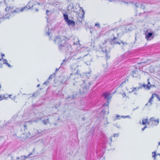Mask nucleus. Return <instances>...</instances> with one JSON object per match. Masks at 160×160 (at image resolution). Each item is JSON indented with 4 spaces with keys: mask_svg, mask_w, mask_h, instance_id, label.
<instances>
[{
    "mask_svg": "<svg viewBox=\"0 0 160 160\" xmlns=\"http://www.w3.org/2000/svg\"><path fill=\"white\" fill-rule=\"evenodd\" d=\"M116 39V37H114L112 40V42H113L114 44H120V43L118 41H116L115 39Z\"/></svg>",
    "mask_w": 160,
    "mask_h": 160,
    "instance_id": "obj_20",
    "label": "nucleus"
},
{
    "mask_svg": "<svg viewBox=\"0 0 160 160\" xmlns=\"http://www.w3.org/2000/svg\"><path fill=\"white\" fill-rule=\"evenodd\" d=\"M121 117L123 118H131L130 117L129 115H127V116H121Z\"/></svg>",
    "mask_w": 160,
    "mask_h": 160,
    "instance_id": "obj_31",
    "label": "nucleus"
},
{
    "mask_svg": "<svg viewBox=\"0 0 160 160\" xmlns=\"http://www.w3.org/2000/svg\"><path fill=\"white\" fill-rule=\"evenodd\" d=\"M52 12L51 11L49 10H47L46 11V14L47 16H50L52 14Z\"/></svg>",
    "mask_w": 160,
    "mask_h": 160,
    "instance_id": "obj_23",
    "label": "nucleus"
},
{
    "mask_svg": "<svg viewBox=\"0 0 160 160\" xmlns=\"http://www.w3.org/2000/svg\"><path fill=\"white\" fill-rule=\"evenodd\" d=\"M32 154V153L31 152L27 156H24V157L25 158H28L29 156H30Z\"/></svg>",
    "mask_w": 160,
    "mask_h": 160,
    "instance_id": "obj_36",
    "label": "nucleus"
},
{
    "mask_svg": "<svg viewBox=\"0 0 160 160\" xmlns=\"http://www.w3.org/2000/svg\"><path fill=\"white\" fill-rule=\"evenodd\" d=\"M149 79H148V83L147 85H150V82L149 81Z\"/></svg>",
    "mask_w": 160,
    "mask_h": 160,
    "instance_id": "obj_56",
    "label": "nucleus"
},
{
    "mask_svg": "<svg viewBox=\"0 0 160 160\" xmlns=\"http://www.w3.org/2000/svg\"><path fill=\"white\" fill-rule=\"evenodd\" d=\"M24 126L25 128H26L27 127V126L26 125H24Z\"/></svg>",
    "mask_w": 160,
    "mask_h": 160,
    "instance_id": "obj_63",
    "label": "nucleus"
},
{
    "mask_svg": "<svg viewBox=\"0 0 160 160\" xmlns=\"http://www.w3.org/2000/svg\"><path fill=\"white\" fill-rule=\"evenodd\" d=\"M108 139L106 138H104V141L105 142H104L105 144H106L107 143V142H108Z\"/></svg>",
    "mask_w": 160,
    "mask_h": 160,
    "instance_id": "obj_38",
    "label": "nucleus"
},
{
    "mask_svg": "<svg viewBox=\"0 0 160 160\" xmlns=\"http://www.w3.org/2000/svg\"><path fill=\"white\" fill-rule=\"evenodd\" d=\"M92 84V82H90L88 83V84L86 86H88V88H89V86H90Z\"/></svg>",
    "mask_w": 160,
    "mask_h": 160,
    "instance_id": "obj_40",
    "label": "nucleus"
},
{
    "mask_svg": "<svg viewBox=\"0 0 160 160\" xmlns=\"http://www.w3.org/2000/svg\"><path fill=\"white\" fill-rule=\"evenodd\" d=\"M77 95V94H76L75 95H73L72 96H71L72 99H74L75 98V97Z\"/></svg>",
    "mask_w": 160,
    "mask_h": 160,
    "instance_id": "obj_39",
    "label": "nucleus"
},
{
    "mask_svg": "<svg viewBox=\"0 0 160 160\" xmlns=\"http://www.w3.org/2000/svg\"><path fill=\"white\" fill-rule=\"evenodd\" d=\"M54 41L55 42L58 43L60 51H65L67 54L70 55L72 57L78 55L76 51L78 50V47H79L80 45L79 40L76 42H74L72 46L67 43L64 36H56Z\"/></svg>",
    "mask_w": 160,
    "mask_h": 160,
    "instance_id": "obj_1",
    "label": "nucleus"
},
{
    "mask_svg": "<svg viewBox=\"0 0 160 160\" xmlns=\"http://www.w3.org/2000/svg\"><path fill=\"white\" fill-rule=\"evenodd\" d=\"M128 79H126L125 80H124L123 82L119 86V87H120L122 86V85L126 83V81H128Z\"/></svg>",
    "mask_w": 160,
    "mask_h": 160,
    "instance_id": "obj_29",
    "label": "nucleus"
},
{
    "mask_svg": "<svg viewBox=\"0 0 160 160\" xmlns=\"http://www.w3.org/2000/svg\"><path fill=\"white\" fill-rule=\"evenodd\" d=\"M37 4H38V5H40V3H39V2H37Z\"/></svg>",
    "mask_w": 160,
    "mask_h": 160,
    "instance_id": "obj_64",
    "label": "nucleus"
},
{
    "mask_svg": "<svg viewBox=\"0 0 160 160\" xmlns=\"http://www.w3.org/2000/svg\"><path fill=\"white\" fill-rule=\"evenodd\" d=\"M60 82H61V83H63V84H64L65 83V82H63V80H61L60 81Z\"/></svg>",
    "mask_w": 160,
    "mask_h": 160,
    "instance_id": "obj_53",
    "label": "nucleus"
},
{
    "mask_svg": "<svg viewBox=\"0 0 160 160\" xmlns=\"http://www.w3.org/2000/svg\"><path fill=\"white\" fill-rule=\"evenodd\" d=\"M72 99L71 98V96H68V97H67L66 98V99Z\"/></svg>",
    "mask_w": 160,
    "mask_h": 160,
    "instance_id": "obj_45",
    "label": "nucleus"
},
{
    "mask_svg": "<svg viewBox=\"0 0 160 160\" xmlns=\"http://www.w3.org/2000/svg\"><path fill=\"white\" fill-rule=\"evenodd\" d=\"M155 96V94L154 93L152 94L151 97L150 98L149 100L148 101V102L149 103V106H151L152 104V99H153L154 97Z\"/></svg>",
    "mask_w": 160,
    "mask_h": 160,
    "instance_id": "obj_17",
    "label": "nucleus"
},
{
    "mask_svg": "<svg viewBox=\"0 0 160 160\" xmlns=\"http://www.w3.org/2000/svg\"><path fill=\"white\" fill-rule=\"evenodd\" d=\"M42 104V102H41L40 103H38V102H36L34 104H32V107L34 108L36 107H38L41 106Z\"/></svg>",
    "mask_w": 160,
    "mask_h": 160,
    "instance_id": "obj_18",
    "label": "nucleus"
},
{
    "mask_svg": "<svg viewBox=\"0 0 160 160\" xmlns=\"http://www.w3.org/2000/svg\"><path fill=\"white\" fill-rule=\"evenodd\" d=\"M59 69V68H56V70H55V72H57V71H58Z\"/></svg>",
    "mask_w": 160,
    "mask_h": 160,
    "instance_id": "obj_61",
    "label": "nucleus"
},
{
    "mask_svg": "<svg viewBox=\"0 0 160 160\" xmlns=\"http://www.w3.org/2000/svg\"><path fill=\"white\" fill-rule=\"evenodd\" d=\"M30 2H31V5L34 4V5H36L37 4V2H32L31 1H30Z\"/></svg>",
    "mask_w": 160,
    "mask_h": 160,
    "instance_id": "obj_41",
    "label": "nucleus"
},
{
    "mask_svg": "<svg viewBox=\"0 0 160 160\" xmlns=\"http://www.w3.org/2000/svg\"><path fill=\"white\" fill-rule=\"evenodd\" d=\"M31 2H29L27 5L23 7H22L20 10V11L22 12L26 8H27V10L32 9L34 6V4L31 5Z\"/></svg>",
    "mask_w": 160,
    "mask_h": 160,
    "instance_id": "obj_7",
    "label": "nucleus"
},
{
    "mask_svg": "<svg viewBox=\"0 0 160 160\" xmlns=\"http://www.w3.org/2000/svg\"><path fill=\"white\" fill-rule=\"evenodd\" d=\"M66 22L69 26H72V27H74L75 25V22L73 20H71L69 19Z\"/></svg>",
    "mask_w": 160,
    "mask_h": 160,
    "instance_id": "obj_12",
    "label": "nucleus"
},
{
    "mask_svg": "<svg viewBox=\"0 0 160 160\" xmlns=\"http://www.w3.org/2000/svg\"><path fill=\"white\" fill-rule=\"evenodd\" d=\"M46 121L47 122H48L49 123V118H48L47 119Z\"/></svg>",
    "mask_w": 160,
    "mask_h": 160,
    "instance_id": "obj_62",
    "label": "nucleus"
},
{
    "mask_svg": "<svg viewBox=\"0 0 160 160\" xmlns=\"http://www.w3.org/2000/svg\"><path fill=\"white\" fill-rule=\"evenodd\" d=\"M153 86L152 85H148L147 84H143L142 85V86L138 87V90H139V89L141 88H142V87H143L147 89L148 90H149L150 89V88L152 87Z\"/></svg>",
    "mask_w": 160,
    "mask_h": 160,
    "instance_id": "obj_13",
    "label": "nucleus"
},
{
    "mask_svg": "<svg viewBox=\"0 0 160 160\" xmlns=\"http://www.w3.org/2000/svg\"><path fill=\"white\" fill-rule=\"evenodd\" d=\"M136 71H133L132 72V73H133V74H135L136 73Z\"/></svg>",
    "mask_w": 160,
    "mask_h": 160,
    "instance_id": "obj_58",
    "label": "nucleus"
},
{
    "mask_svg": "<svg viewBox=\"0 0 160 160\" xmlns=\"http://www.w3.org/2000/svg\"><path fill=\"white\" fill-rule=\"evenodd\" d=\"M132 54V52L128 51L122 54L119 58L118 60L119 61H122L130 57V56Z\"/></svg>",
    "mask_w": 160,
    "mask_h": 160,
    "instance_id": "obj_4",
    "label": "nucleus"
},
{
    "mask_svg": "<svg viewBox=\"0 0 160 160\" xmlns=\"http://www.w3.org/2000/svg\"><path fill=\"white\" fill-rule=\"evenodd\" d=\"M86 64H87V65H90V63H89V62H88H88H86Z\"/></svg>",
    "mask_w": 160,
    "mask_h": 160,
    "instance_id": "obj_59",
    "label": "nucleus"
},
{
    "mask_svg": "<svg viewBox=\"0 0 160 160\" xmlns=\"http://www.w3.org/2000/svg\"><path fill=\"white\" fill-rule=\"evenodd\" d=\"M42 122H43V124L45 125H47L48 123V122L45 120H42Z\"/></svg>",
    "mask_w": 160,
    "mask_h": 160,
    "instance_id": "obj_35",
    "label": "nucleus"
},
{
    "mask_svg": "<svg viewBox=\"0 0 160 160\" xmlns=\"http://www.w3.org/2000/svg\"><path fill=\"white\" fill-rule=\"evenodd\" d=\"M81 58H82L81 57H79L78 58H76L75 59L76 60L80 59Z\"/></svg>",
    "mask_w": 160,
    "mask_h": 160,
    "instance_id": "obj_51",
    "label": "nucleus"
},
{
    "mask_svg": "<svg viewBox=\"0 0 160 160\" xmlns=\"http://www.w3.org/2000/svg\"><path fill=\"white\" fill-rule=\"evenodd\" d=\"M82 81L83 83V86L80 89V92L81 94L86 93L87 91V90L88 89V86L85 85L84 84L85 81L84 80H83Z\"/></svg>",
    "mask_w": 160,
    "mask_h": 160,
    "instance_id": "obj_6",
    "label": "nucleus"
},
{
    "mask_svg": "<svg viewBox=\"0 0 160 160\" xmlns=\"http://www.w3.org/2000/svg\"><path fill=\"white\" fill-rule=\"evenodd\" d=\"M139 108V107H137L136 108H133V111H134L135 110L138 109V108Z\"/></svg>",
    "mask_w": 160,
    "mask_h": 160,
    "instance_id": "obj_57",
    "label": "nucleus"
},
{
    "mask_svg": "<svg viewBox=\"0 0 160 160\" xmlns=\"http://www.w3.org/2000/svg\"><path fill=\"white\" fill-rule=\"evenodd\" d=\"M52 30V29H49V27L48 26H47L46 28V33L47 35L48 36H50L49 37V40H51L52 39V38L51 35H50V34L51 32V31Z\"/></svg>",
    "mask_w": 160,
    "mask_h": 160,
    "instance_id": "obj_11",
    "label": "nucleus"
},
{
    "mask_svg": "<svg viewBox=\"0 0 160 160\" xmlns=\"http://www.w3.org/2000/svg\"><path fill=\"white\" fill-rule=\"evenodd\" d=\"M2 64L0 62V68H2Z\"/></svg>",
    "mask_w": 160,
    "mask_h": 160,
    "instance_id": "obj_54",
    "label": "nucleus"
},
{
    "mask_svg": "<svg viewBox=\"0 0 160 160\" xmlns=\"http://www.w3.org/2000/svg\"><path fill=\"white\" fill-rule=\"evenodd\" d=\"M137 89L136 88H134L132 91H131V92H133L134 91H135Z\"/></svg>",
    "mask_w": 160,
    "mask_h": 160,
    "instance_id": "obj_47",
    "label": "nucleus"
},
{
    "mask_svg": "<svg viewBox=\"0 0 160 160\" xmlns=\"http://www.w3.org/2000/svg\"><path fill=\"white\" fill-rule=\"evenodd\" d=\"M120 117H121V116L118 114H117L116 115V118H115V119L116 120L117 119H120Z\"/></svg>",
    "mask_w": 160,
    "mask_h": 160,
    "instance_id": "obj_32",
    "label": "nucleus"
},
{
    "mask_svg": "<svg viewBox=\"0 0 160 160\" xmlns=\"http://www.w3.org/2000/svg\"><path fill=\"white\" fill-rule=\"evenodd\" d=\"M63 16L65 22H66L69 19L68 18V15L67 14L65 13L64 14H63Z\"/></svg>",
    "mask_w": 160,
    "mask_h": 160,
    "instance_id": "obj_22",
    "label": "nucleus"
},
{
    "mask_svg": "<svg viewBox=\"0 0 160 160\" xmlns=\"http://www.w3.org/2000/svg\"><path fill=\"white\" fill-rule=\"evenodd\" d=\"M154 94H155V96H156V97L158 99V100L159 101H160V98L159 96V95L158 94H157L156 93H154Z\"/></svg>",
    "mask_w": 160,
    "mask_h": 160,
    "instance_id": "obj_34",
    "label": "nucleus"
},
{
    "mask_svg": "<svg viewBox=\"0 0 160 160\" xmlns=\"http://www.w3.org/2000/svg\"><path fill=\"white\" fill-rule=\"evenodd\" d=\"M148 119H143L142 120V124L143 125H146V123L147 122Z\"/></svg>",
    "mask_w": 160,
    "mask_h": 160,
    "instance_id": "obj_24",
    "label": "nucleus"
},
{
    "mask_svg": "<svg viewBox=\"0 0 160 160\" xmlns=\"http://www.w3.org/2000/svg\"><path fill=\"white\" fill-rule=\"evenodd\" d=\"M78 65L76 64H72L70 66L71 70L73 72L72 73L70 74L71 75L73 74L75 75L78 74L81 75L79 72V70L78 68Z\"/></svg>",
    "mask_w": 160,
    "mask_h": 160,
    "instance_id": "obj_3",
    "label": "nucleus"
},
{
    "mask_svg": "<svg viewBox=\"0 0 160 160\" xmlns=\"http://www.w3.org/2000/svg\"><path fill=\"white\" fill-rule=\"evenodd\" d=\"M121 43L123 44V46H122V49L123 48V47L124 46H125L126 45L128 44L126 42H124L122 41H121Z\"/></svg>",
    "mask_w": 160,
    "mask_h": 160,
    "instance_id": "obj_30",
    "label": "nucleus"
},
{
    "mask_svg": "<svg viewBox=\"0 0 160 160\" xmlns=\"http://www.w3.org/2000/svg\"><path fill=\"white\" fill-rule=\"evenodd\" d=\"M135 6L136 7H140L141 9H143L145 8V7L144 5H143L142 4H140L138 2H136L135 3Z\"/></svg>",
    "mask_w": 160,
    "mask_h": 160,
    "instance_id": "obj_15",
    "label": "nucleus"
},
{
    "mask_svg": "<svg viewBox=\"0 0 160 160\" xmlns=\"http://www.w3.org/2000/svg\"><path fill=\"white\" fill-rule=\"evenodd\" d=\"M147 128V126L146 125L144 127V128H142V131H143L145 128Z\"/></svg>",
    "mask_w": 160,
    "mask_h": 160,
    "instance_id": "obj_48",
    "label": "nucleus"
},
{
    "mask_svg": "<svg viewBox=\"0 0 160 160\" xmlns=\"http://www.w3.org/2000/svg\"><path fill=\"white\" fill-rule=\"evenodd\" d=\"M83 17H82V18L81 17L79 18L78 19V21H79L80 22H81L83 20Z\"/></svg>",
    "mask_w": 160,
    "mask_h": 160,
    "instance_id": "obj_37",
    "label": "nucleus"
},
{
    "mask_svg": "<svg viewBox=\"0 0 160 160\" xmlns=\"http://www.w3.org/2000/svg\"><path fill=\"white\" fill-rule=\"evenodd\" d=\"M6 98L4 96L0 95V101H2L3 99H5Z\"/></svg>",
    "mask_w": 160,
    "mask_h": 160,
    "instance_id": "obj_28",
    "label": "nucleus"
},
{
    "mask_svg": "<svg viewBox=\"0 0 160 160\" xmlns=\"http://www.w3.org/2000/svg\"><path fill=\"white\" fill-rule=\"evenodd\" d=\"M157 151H154L152 152V157L154 158V160H155L156 159V157L157 155V154H156Z\"/></svg>",
    "mask_w": 160,
    "mask_h": 160,
    "instance_id": "obj_21",
    "label": "nucleus"
},
{
    "mask_svg": "<svg viewBox=\"0 0 160 160\" xmlns=\"http://www.w3.org/2000/svg\"><path fill=\"white\" fill-rule=\"evenodd\" d=\"M66 61V60L65 59H64L63 60V62H62L61 64V66H63V65H65V62Z\"/></svg>",
    "mask_w": 160,
    "mask_h": 160,
    "instance_id": "obj_33",
    "label": "nucleus"
},
{
    "mask_svg": "<svg viewBox=\"0 0 160 160\" xmlns=\"http://www.w3.org/2000/svg\"><path fill=\"white\" fill-rule=\"evenodd\" d=\"M35 11H36V12H38L39 11V10H38V8H36L35 9Z\"/></svg>",
    "mask_w": 160,
    "mask_h": 160,
    "instance_id": "obj_60",
    "label": "nucleus"
},
{
    "mask_svg": "<svg viewBox=\"0 0 160 160\" xmlns=\"http://www.w3.org/2000/svg\"><path fill=\"white\" fill-rule=\"evenodd\" d=\"M150 121H151V122H152V123H154L153 122H154L155 123V126H157L158 125L159 122V119L158 118L156 119L154 117L151 118L150 119Z\"/></svg>",
    "mask_w": 160,
    "mask_h": 160,
    "instance_id": "obj_10",
    "label": "nucleus"
},
{
    "mask_svg": "<svg viewBox=\"0 0 160 160\" xmlns=\"http://www.w3.org/2000/svg\"><path fill=\"white\" fill-rule=\"evenodd\" d=\"M153 33L151 32H149L148 30H147L145 32V38L148 40H150L153 39Z\"/></svg>",
    "mask_w": 160,
    "mask_h": 160,
    "instance_id": "obj_5",
    "label": "nucleus"
},
{
    "mask_svg": "<svg viewBox=\"0 0 160 160\" xmlns=\"http://www.w3.org/2000/svg\"><path fill=\"white\" fill-rule=\"evenodd\" d=\"M79 8H80V10H82V12H83V14L82 15V17H84V15L85 14V12L84 11V10H83V8H82V7H79Z\"/></svg>",
    "mask_w": 160,
    "mask_h": 160,
    "instance_id": "obj_27",
    "label": "nucleus"
},
{
    "mask_svg": "<svg viewBox=\"0 0 160 160\" xmlns=\"http://www.w3.org/2000/svg\"><path fill=\"white\" fill-rule=\"evenodd\" d=\"M110 93L108 92H105L102 94L105 99H107V100H108V103H109V100L112 98V96H110Z\"/></svg>",
    "mask_w": 160,
    "mask_h": 160,
    "instance_id": "obj_8",
    "label": "nucleus"
},
{
    "mask_svg": "<svg viewBox=\"0 0 160 160\" xmlns=\"http://www.w3.org/2000/svg\"><path fill=\"white\" fill-rule=\"evenodd\" d=\"M57 96H58L60 98H63L64 95L62 93V91L61 90H59L57 94Z\"/></svg>",
    "mask_w": 160,
    "mask_h": 160,
    "instance_id": "obj_14",
    "label": "nucleus"
},
{
    "mask_svg": "<svg viewBox=\"0 0 160 160\" xmlns=\"http://www.w3.org/2000/svg\"><path fill=\"white\" fill-rule=\"evenodd\" d=\"M101 48L102 49V51L103 53H105L106 55V58H107V59L109 58H110V56L108 55V53L109 52V51H108L106 49L104 48H102L101 47Z\"/></svg>",
    "mask_w": 160,
    "mask_h": 160,
    "instance_id": "obj_9",
    "label": "nucleus"
},
{
    "mask_svg": "<svg viewBox=\"0 0 160 160\" xmlns=\"http://www.w3.org/2000/svg\"><path fill=\"white\" fill-rule=\"evenodd\" d=\"M118 136H119V134H118V133H115V134H114L111 137L110 140V142L109 143V144L110 145H111V142L112 141V137H118Z\"/></svg>",
    "mask_w": 160,
    "mask_h": 160,
    "instance_id": "obj_19",
    "label": "nucleus"
},
{
    "mask_svg": "<svg viewBox=\"0 0 160 160\" xmlns=\"http://www.w3.org/2000/svg\"><path fill=\"white\" fill-rule=\"evenodd\" d=\"M93 32V29L92 28V29H90V32L91 33H92Z\"/></svg>",
    "mask_w": 160,
    "mask_h": 160,
    "instance_id": "obj_49",
    "label": "nucleus"
},
{
    "mask_svg": "<svg viewBox=\"0 0 160 160\" xmlns=\"http://www.w3.org/2000/svg\"><path fill=\"white\" fill-rule=\"evenodd\" d=\"M109 103H108V100H107V102H106L104 104V106H108V104Z\"/></svg>",
    "mask_w": 160,
    "mask_h": 160,
    "instance_id": "obj_43",
    "label": "nucleus"
},
{
    "mask_svg": "<svg viewBox=\"0 0 160 160\" xmlns=\"http://www.w3.org/2000/svg\"><path fill=\"white\" fill-rule=\"evenodd\" d=\"M133 1H129V2H126L125 1H122V2H123L125 3H134V2H135L136 0H134Z\"/></svg>",
    "mask_w": 160,
    "mask_h": 160,
    "instance_id": "obj_25",
    "label": "nucleus"
},
{
    "mask_svg": "<svg viewBox=\"0 0 160 160\" xmlns=\"http://www.w3.org/2000/svg\"><path fill=\"white\" fill-rule=\"evenodd\" d=\"M55 73H53L51 75L49 76V77L48 80H49V79H52V76H53V77H55Z\"/></svg>",
    "mask_w": 160,
    "mask_h": 160,
    "instance_id": "obj_26",
    "label": "nucleus"
},
{
    "mask_svg": "<svg viewBox=\"0 0 160 160\" xmlns=\"http://www.w3.org/2000/svg\"><path fill=\"white\" fill-rule=\"evenodd\" d=\"M133 28L131 27L130 25H128L127 26L123 25V26L119 27L118 29V30L119 31L122 30V32H120L121 34H124V33L127 32L128 31H131Z\"/></svg>",
    "mask_w": 160,
    "mask_h": 160,
    "instance_id": "obj_2",
    "label": "nucleus"
},
{
    "mask_svg": "<svg viewBox=\"0 0 160 160\" xmlns=\"http://www.w3.org/2000/svg\"><path fill=\"white\" fill-rule=\"evenodd\" d=\"M101 112H102L104 114H105V113H106V111H105V109H103L102 110V111H101Z\"/></svg>",
    "mask_w": 160,
    "mask_h": 160,
    "instance_id": "obj_46",
    "label": "nucleus"
},
{
    "mask_svg": "<svg viewBox=\"0 0 160 160\" xmlns=\"http://www.w3.org/2000/svg\"><path fill=\"white\" fill-rule=\"evenodd\" d=\"M49 82V80H47L45 82L43 83V85H46L47 83H48Z\"/></svg>",
    "mask_w": 160,
    "mask_h": 160,
    "instance_id": "obj_44",
    "label": "nucleus"
},
{
    "mask_svg": "<svg viewBox=\"0 0 160 160\" xmlns=\"http://www.w3.org/2000/svg\"><path fill=\"white\" fill-rule=\"evenodd\" d=\"M2 60L3 64H5L7 66H8L9 68L12 67V66L8 63L6 59H3Z\"/></svg>",
    "mask_w": 160,
    "mask_h": 160,
    "instance_id": "obj_16",
    "label": "nucleus"
},
{
    "mask_svg": "<svg viewBox=\"0 0 160 160\" xmlns=\"http://www.w3.org/2000/svg\"><path fill=\"white\" fill-rule=\"evenodd\" d=\"M1 56L2 57V58H3V57H4L5 56V55L4 54L2 53V54H1Z\"/></svg>",
    "mask_w": 160,
    "mask_h": 160,
    "instance_id": "obj_55",
    "label": "nucleus"
},
{
    "mask_svg": "<svg viewBox=\"0 0 160 160\" xmlns=\"http://www.w3.org/2000/svg\"><path fill=\"white\" fill-rule=\"evenodd\" d=\"M107 42V41L106 40H105L104 41V42L102 43V44H105Z\"/></svg>",
    "mask_w": 160,
    "mask_h": 160,
    "instance_id": "obj_52",
    "label": "nucleus"
},
{
    "mask_svg": "<svg viewBox=\"0 0 160 160\" xmlns=\"http://www.w3.org/2000/svg\"><path fill=\"white\" fill-rule=\"evenodd\" d=\"M122 95L123 98L124 97L126 96V94L125 92L123 93Z\"/></svg>",
    "mask_w": 160,
    "mask_h": 160,
    "instance_id": "obj_50",
    "label": "nucleus"
},
{
    "mask_svg": "<svg viewBox=\"0 0 160 160\" xmlns=\"http://www.w3.org/2000/svg\"><path fill=\"white\" fill-rule=\"evenodd\" d=\"M95 26H98V27L99 28H100V25L99 23H95Z\"/></svg>",
    "mask_w": 160,
    "mask_h": 160,
    "instance_id": "obj_42",
    "label": "nucleus"
}]
</instances>
